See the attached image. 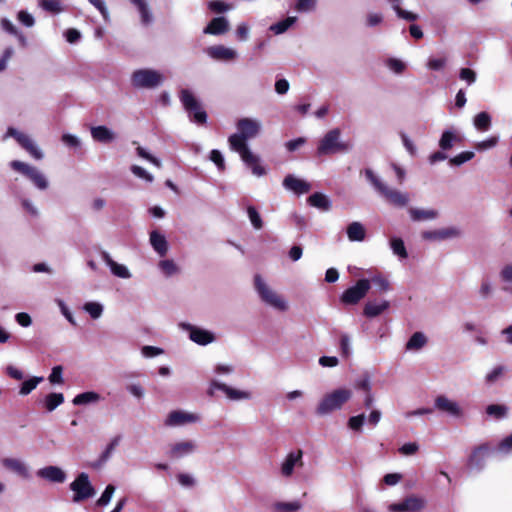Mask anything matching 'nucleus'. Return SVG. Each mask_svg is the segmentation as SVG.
<instances>
[{
    "instance_id": "bb28decb",
    "label": "nucleus",
    "mask_w": 512,
    "mask_h": 512,
    "mask_svg": "<svg viewBox=\"0 0 512 512\" xmlns=\"http://www.w3.org/2000/svg\"><path fill=\"white\" fill-rule=\"evenodd\" d=\"M1 463L6 469L14 472L15 474L23 478L29 477L28 467L22 460L17 458H3Z\"/></svg>"
},
{
    "instance_id": "37998d69",
    "label": "nucleus",
    "mask_w": 512,
    "mask_h": 512,
    "mask_svg": "<svg viewBox=\"0 0 512 512\" xmlns=\"http://www.w3.org/2000/svg\"><path fill=\"white\" fill-rule=\"evenodd\" d=\"M390 247L395 255H397L401 259H406L408 257L407 250L405 248L404 242L401 238L393 237L390 239Z\"/></svg>"
},
{
    "instance_id": "9d476101",
    "label": "nucleus",
    "mask_w": 512,
    "mask_h": 512,
    "mask_svg": "<svg viewBox=\"0 0 512 512\" xmlns=\"http://www.w3.org/2000/svg\"><path fill=\"white\" fill-rule=\"evenodd\" d=\"M7 137H13L18 144L36 160H41L43 158V152L29 135L22 133L13 127H9L6 134L3 136V140Z\"/></svg>"
},
{
    "instance_id": "0e129e2a",
    "label": "nucleus",
    "mask_w": 512,
    "mask_h": 512,
    "mask_svg": "<svg viewBox=\"0 0 512 512\" xmlns=\"http://www.w3.org/2000/svg\"><path fill=\"white\" fill-rule=\"evenodd\" d=\"M49 381L52 384H62L63 383L62 366H55L52 368L51 374L49 375Z\"/></svg>"
},
{
    "instance_id": "c03bdc74",
    "label": "nucleus",
    "mask_w": 512,
    "mask_h": 512,
    "mask_svg": "<svg viewBox=\"0 0 512 512\" xmlns=\"http://www.w3.org/2000/svg\"><path fill=\"white\" fill-rule=\"evenodd\" d=\"M296 20V17H287L286 19L271 25L270 30L277 35L282 34L286 32L296 22Z\"/></svg>"
},
{
    "instance_id": "7ed1b4c3",
    "label": "nucleus",
    "mask_w": 512,
    "mask_h": 512,
    "mask_svg": "<svg viewBox=\"0 0 512 512\" xmlns=\"http://www.w3.org/2000/svg\"><path fill=\"white\" fill-rule=\"evenodd\" d=\"M366 179L371 183L374 189L384 197L390 204L397 207H404L409 202V195L401 191L389 188L382 180L369 168L363 171Z\"/></svg>"
},
{
    "instance_id": "774afa93",
    "label": "nucleus",
    "mask_w": 512,
    "mask_h": 512,
    "mask_svg": "<svg viewBox=\"0 0 512 512\" xmlns=\"http://www.w3.org/2000/svg\"><path fill=\"white\" fill-rule=\"evenodd\" d=\"M208 7L210 10L217 12V13H223L230 9L229 5H227L225 2L220 0H213L208 3Z\"/></svg>"
},
{
    "instance_id": "6e6552de",
    "label": "nucleus",
    "mask_w": 512,
    "mask_h": 512,
    "mask_svg": "<svg viewBox=\"0 0 512 512\" xmlns=\"http://www.w3.org/2000/svg\"><path fill=\"white\" fill-rule=\"evenodd\" d=\"M163 80V75L153 69H139L131 76V83L135 88L153 89L161 85Z\"/></svg>"
},
{
    "instance_id": "ddd939ff",
    "label": "nucleus",
    "mask_w": 512,
    "mask_h": 512,
    "mask_svg": "<svg viewBox=\"0 0 512 512\" xmlns=\"http://www.w3.org/2000/svg\"><path fill=\"white\" fill-rule=\"evenodd\" d=\"M197 449L198 445L195 440H181L170 444L166 455L172 460H179L194 454Z\"/></svg>"
},
{
    "instance_id": "49530a36",
    "label": "nucleus",
    "mask_w": 512,
    "mask_h": 512,
    "mask_svg": "<svg viewBox=\"0 0 512 512\" xmlns=\"http://www.w3.org/2000/svg\"><path fill=\"white\" fill-rule=\"evenodd\" d=\"M38 4L43 10L54 14L63 10L60 0H38Z\"/></svg>"
},
{
    "instance_id": "423d86ee",
    "label": "nucleus",
    "mask_w": 512,
    "mask_h": 512,
    "mask_svg": "<svg viewBox=\"0 0 512 512\" xmlns=\"http://www.w3.org/2000/svg\"><path fill=\"white\" fill-rule=\"evenodd\" d=\"M352 396V392L348 389H337L327 394L317 407V414L323 416L338 410Z\"/></svg>"
},
{
    "instance_id": "6e6d98bb",
    "label": "nucleus",
    "mask_w": 512,
    "mask_h": 512,
    "mask_svg": "<svg viewBox=\"0 0 512 512\" xmlns=\"http://www.w3.org/2000/svg\"><path fill=\"white\" fill-rule=\"evenodd\" d=\"M209 159L217 166L219 171H224L225 170L224 157H223L222 153L219 150L213 149L210 152Z\"/></svg>"
},
{
    "instance_id": "2eb2a0df",
    "label": "nucleus",
    "mask_w": 512,
    "mask_h": 512,
    "mask_svg": "<svg viewBox=\"0 0 512 512\" xmlns=\"http://www.w3.org/2000/svg\"><path fill=\"white\" fill-rule=\"evenodd\" d=\"M491 452L489 444L484 443L475 447L467 460V466L474 471H482L485 467L486 458Z\"/></svg>"
},
{
    "instance_id": "8fccbe9b",
    "label": "nucleus",
    "mask_w": 512,
    "mask_h": 512,
    "mask_svg": "<svg viewBox=\"0 0 512 512\" xmlns=\"http://www.w3.org/2000/svg\"><path fill=\"white\" fill-rule=\"evenodd\" d=\"M496 452L502 455L512 454V433L498 443Z\"/></svg>"
},
{
    "instance_id": "1a4fd4ad",
    "label": "nucleus",
    "mask_w": 512,
    "mask_h": 512,
    "mask_svg": "<svg viewBox=\"0 0 512 512\" xmlns=\"http://www.w3.org/2000/svg\"><path fill=\"white\" fill-rule=\"evenodd\" d=\"M73 492V502L79 503L93 497L96 493L95 488L90 482L89 476L85 472H81L69 485Z\"/></svg>"
},
{
    "instance_id": "e433bc0d",
    "label": "nucleus",
    "mask_w": 512,
    "mask_h": 512,
    "mask_svg": "<svg viewBox=\"0 0 512 512\" xmlns=\"http://www.w3.org/2000/svg\"><path fill=\"white\" fill-rule=\"evenodd\" d=\"M132 4L136 6L138 9L140 16H141V22L144 25H148L152 22L153 16L150 12L148 3L146 0H131Z\"/></svg>"
},
{
    "instance_id": "cd10ccee",
    "label": "nucleus",
    "mask_w": 512,
    "mask_h": 512,
    "mask_svg": "<svg viewBox=\"0 0 512 512\" xmlns=\"http://www.w3.org/2000/svg\"><path fill=\"white\" fill-rule=\"evenodd\" d=\"M90 132L92 138L100 143H110L116 139L115 132L104 125L94 126Z\"/></svg>"
},
{
    "instance_id": "6ab92c4d",
    "label": "nucleus",
    "mask_w": 512,
    "mask_h": 512,
    "mask_svg": "<svg viewBox=\"0 0 512 512\" xmlns=\"http://www.w3.org/2000/svg\"><path fill=\"white\" fill-rule=\"evenodd\" d=\"M435 409L446 413L452 417L459 418L463 416V410L460 405L444 395H439L434 401Z\"/></svg>"
},
{
    "instance_id": "13d9d810",
    "label": "nucleus",
    "mask_w": 512,
    "mask_h": 512,
    "mask_svg": "<svg viewBox=\"0 0 512 512\" xmlns=\"http://www.w3.org/2000/svg\"><path fill=\"white\" fill-rule=\"evenodd\" d=\"M315 6L316 0H298L295 5V9L301 13L310 12L314 10Z\"/></svg>"
},
{
    "instance_id": "0eeeda50",
    "label": "nucleus",
    "mask_w": 512,
    "mask_h": 512,
    "mask_svg": "<svg viewBox=\"0 0 512 512\" xmlns=\"http://www.w3.org/2000/svg\"><path fill=\"white\" fill-rule=\"evenodd\" d=\"M10 167L29 179L37 189L46 190L48 188L49 181L47 177L37 167L19 160L11 161Z\"/></svg>"
},
{
    "instance_id": "4d7b16f0",
    "label": "nucleus",
    "mask_w": 512,
    "mask_h": 512,
    "mask_svg": "<svg viewBox=\"0 0 512 512\" xmlns=\"http://www.w3.org/2000/svg\"><path fill=\"white\" fill-rule=\"evenodd\" d=\"M365 415L359 414L357 416H352L348 420V427L354 431H361L362 426L364 424Z\"/></svg>"
},
{
    "instance_id": "393cba45",
    "label": "nucleus",
    "mask_w": 512,
    "mask_h": 512,
    "mask_svg": "<svg viewBox=\"0 0 512 512\" xmlns=\"http://www.w3.org/2000/svg\"><path fill=\"white\" fill-rule=\"evenodd\" d=\"M283 186L297 195L306 194L311 190V185L308 182L294 175H287L283 180Z\"/></svg>"
},
{
    "instance_id": "864d4df0",
    "label": "nucleus",
    "mask_w": 512,
    "mask_h": 512,
    "mask_svg": "<svg viewBox=\"0 0 512 512\" xmlns=\"http://www.w3.org/2000/svg\"><path fill=\"white\" fill-rule=\"evenodd\" d=\"M247 213L253 227L255 229H261L263 226V222L255 207L249 206L247 208Z\"/></svg>"
},
{
    "instance_id": "09e8293b",
    "label": "nucleus",
    "mask_w": 512,
    "mask_h": 512,
    "mask_svg": "<svg viewBox=\"0 0 512 512\" xmlns=\"http://www.w3.org/2000/svg\"><path fill=\"white\" fill-rule=\"evenodd\" d=\"M83 309L93 318L98 319L103 313V305L98 302H87Z\"/></svg>"
},
{
    "instance_id": "412c9836",
    "label": "nucleus",
    "mask_w": 512,
    "mask_h": 512,
    "mask_svg": "<svg viewBox=\"0 0 512 512\" xmlns=\"http://www.w3.org/2000/svg\"><path fill=\"white\" fill-rule=\"evenodd\" d=\"M236 126L239 131L238 133L247 140L256 137L261 129V123L252 118H242L237 122Z\"/></svg>"
},
{
    "instance_id": "c85d7f7f",
    "label": "nucleus",
    "mask_w": 512,
    "mask_h": 512,
    "mask_svg": "<svg viewBox=\"0 0 512 512\" xmlns=\"http://www.w3.org/2000/svg\"><path fill=\"white\" fill-rule=\"evenodd\" d=\"M229 22L225 17L213 18L210 23L204 28L205 34L221 35L227 32Z\"/></svg>"
},
{
    "instance_id": "473e14b6",
    "label": "nucleus",
    "mask_w": 512,
    "mask_h": 512,
    "mask_svg": "<svg viewBox=\"0 0 512 512\" xmlns=\"http://www.w3.org/2000/svg\"><path fill=\"white\" fill-rule=\"evenodd\" d=\"M427 342V337L423 332H415L407 341L405 348L407 351H419L427 344Z\"/></svg>"
},
{
    "instance_id": "9b49d317",
    "label": "nucleus",
    "mask_w": 512,
    "mask_h": 512,
    "mask_svg": "<svg viewBox=\"0 0 512 512\" xmlns=\"http://www.w3.org/2000/svg\"><path fill=\"white\" fill-rule=\"evenodd\" d=\"M7 137H13L18 144L36 160H41L43 158V152L29 135L22 133L13 127H9L6 134L3 136V140Z\"/></svg>"
},
{
    "instance_id": "de8ad7c7",
    "label": "nucleus",
    "mask_w": 512,
    "mask_h": 512,
    "mask_svg": "<svg viewBox=\"0 0 512 512\" xmlns=\"http://www.w3.org/2000/svg\"><path fill=\"white\" fill-rule=\"evenodd\" d=\"M43 381V377H37V376H34L28 380H25L21 387H20V391L19 393L21 395H28L29 393H31L39 383H41Z\"/></svg>"
},
{
    "instance_id": "4be33fe9",
    "label": "nucleus",
    "mask_w": 512,
    "mask_h": 512,
    "mask_svg": "<svg viewBox=\"0 0 512 512\" xmlns=\"http://www.w3.org/2000/svg\"><path fill=\"white\" fill-rule=\"evenodd\" d=\"M211 388L223 391L227 398L233 401L249 400L252 398L251 392L235 389L216 380L211 381Z\"/></svg>"
},
{
    "instance_id": "72a5a7b5",
    "label": "nucleus",
    "mask_w": 512,
    "mask_h": 512,
    "mask_svg": "<svg viewBox=\"0 0 512 512\" xmlns=\"http://www.w3.org/2000/svg\"><path fill=\"white\" fill-rule=\"evenodd\" d=\"M365 228L360 222H352L347 227V237L350 241L361 242L365 239Z\"/></svg>"
},
{
    "instance_id": "69168bd1",
    "label": "nucleus",
    "mask_w": 512,
    "mask_h": 512,
    "mask_svg": "<svg viewBox=\"0 0 512 512\" xmlns=\"http://www.w3.org/2000/svg\"><path fill=\"white\" fill-rule=\"evenodd\" d=\"M178 483L183 487H193L196 484L194 477L187 473H179L177 475Z\"/></svg>"
},
{
    "instance_id": "f3484780",
    "label": "nucleus",
    "mask_w": 512,
    "mask_h": 512,
    "mask_svg": "<svg viewBox=\"0 0 512 512\" xmlns=\"http://www.w3.org/2000/svg\"><path fill=\"white\" fill-rule=\"evenodd\" d=\"M425 500L421 497L410 496L398 503H392L388 509L390 512H420L425 507Z\"/></svg>"
},
{
    "instance_id": "7c9ffc66",
    "label": "nucleus",
    "mask_w": 512,
    "mask_h": 512,
    "mask_svg": "<svg viewBox=\"0 0 512 512\" xmlns=\"http://www.w3.org/2000/svg\"><path fill=\"white\" fill-rule=\"evenodd\" d=\"M408 212L411 220L415 222L434 220L438 217V211L434 209L410 208Z\"/></svg>"
},
{
    "instance_id": "39448f33",
    "label": "nucleus",
    "mask_w": 512,
    "mask_h": 512,
    "mask_svg": "<svg viewBox=\"0 0 512 512\" xmlns=\"http://www.w3.org/2000/svg\"><path fill=\"white\" fill-rule=\"evenodd\" d=\"M179 98L191 121L198 125L207 122V113L190 90L182 89Z\"/></svg>"
},
{
    "instance_id": "a211bd4d",
    "label": "nucleus",
    "mask_w": 512,
    "mask_h": 512,
    "mask_svg": "<svg viewBox=\"0 0 512 512\" xmlns=\"http://www.w3.org/2000/svg\"><path fill=\"white\" fill-rule=\"evenodd\" d=\"M199 420L200 417L197 414L182 410H174L168 414L164 424L167 427H179L189 423H196Z\"/></svg>"
},
{
    "instance_id": "4c0bfd02",
    "label": "nucleus",
    "mask_w": 512,
    "mask_h": 512,
    "mask_svg": "<svg viewBox=\"0 0 512 512\" xmlns=\"http://www.w3.org/2000/svg\"><path fill=\"white\" fill-rule=\"evenodd\" d=\"M302 508L300 501L295 500L291 502L278 501L272 504L273 512H297Z\"/></svg>"
},
{
    "instance_id": "5fc2aeb1",
    "label": "nucleus",
    "mask_w": 512,
    "mask_h": 512,
    "mask_svg": "<svg viewBox=\"0 0 512 512\" xmlns=\"http://www.w3.org/2000/svg\"><path fill=\"white\" fill-rule=\"evenodd\" d=\"M131 172L138 178H141L145 180L148 183H152L154 180V177L152 174H150L148 171H146L144 168L138 166V165H132L131 166Z\"/></svg>"
},
{
    "instance_id": "f8f14e48",
    "label": "nucleus",
    "mask_w": 512,
    "mask_h": 512,
    "mask_svg": "<svg viewBox=\"0 0 512 512\" xmlns=\"http://www.w3.org/2000/svg\"><path fill=\"white\" fill-rule=\"evenodd\" d=\"M370 289V281L368 279H360L356 285L345 290L341 296V301L347 305L357 304L364 298Z\"/></svg>"
},
{
    "instance_id": "338daca9",
    "label": "nucleus",
    "mask_w": 512,
    "mask_h": 512,
    "mask_svg": "<svg viewBox=\"0 0 512 512\" xmlns=\"http://www.w3.org/2000/svg\"><path fill=\"white\" fill-rule=\"evenodd\" d=\"M461 80L466 81L468 85L473 84L476 81V73L469 68H462L459 73Z\"/></svg>"
},
{
    "instance_id": "a19ab883",
    "label": "nucleus",
    "mask_w": 512,
    "mask_h": 512,
    "mask_svg": "<svg viewBox=\"0 0 512 512\" xmlns=\"http://www.w3.org/2000/svg\"><path fill=\"white\" fill-rule=\"evenodd\" d=\"M474 127L479 131H487L491 127V116L487 112H480L473 119Z\"/></svg>"
},
{
    "instance_id": "680f3d73",
    "label": "nucleus",
    "mask_w": 512,
    "mask_h": 512,
    "mask_svg": "<svg viewBox=\"0 0 512 512\" xmlns=\"http://www.w3.org/2000/svg\"><path fill=\"white\" fill-rule=\"evenodd\" d=\"M136 153L139 157L151 162L152 164H154L155 166L157 167H161V162L159 159H157L156 157L152 156L150 153H148L146 151L145 148L141 147V146H138L136 148Z\"/></svg>"
},
{
    "instance_id": "052dcab7",
    "label": "nucleus",
    "mask_w": 512,
    "mask_h": 512,
    "mask_svg": "<svg viewBox=\"0 0 512 512\" xmlns=\"http://www.w3.org/2000/svg\"><path fill=\"white\" fill-rule=\"evenodd\" d=\"M387 67L396 74H401L405 70V64L396 58H389L386 62Z\"/></svg>"
},
{
    "instance_id": "20e7f679",
    "label": "nucleus",
    "mask_w": 512,
    "mask_h": 512,
    "mask_svg": "<svg viewBox=\"0 0 512 512\" xmlns=\"http://www.w3.org/2000/svg\"><path fill=\"white\" fill-rule=\"evenodd\" d=\"M254 286L259 298L266 305L281 312L288 310L286 299L271 288L260 275L254 277Z\"/></svg>"
},
{
    "instance_id": "79ce46f5",
    "label": "nucleus",
    "mask_w": 512,
    "mask_h": 512,
    "mask_svg": "<svg viewBox=\"0 0 512 512\" xmlns=\"http://www.w3.org/2000/svg\"><path fill=\"white\" fill-rule=\"evenodd\" d=\"M64 402V396L62 393H50L45 398V407L47 411L52 412L55 410L59 405H61Z\"/></svg>"
},
{
    "instance_id": "5701e85b",
    "label": "nucleus",
    "mask_w": 512,
    "mask_h": 512,
    "mask_svg": "<svg viewBox=\"0 0 512 512\" xmlns=\"http://www.w3.org/2000/svg\"><path fill=\"white\" fill-rule=\"evenodd\" d=\"M207 55L218 61H232L238 57L236 50L223 45H214L206 49Z\"/></svg>"
},
{
    "instance_id": "f257e3e1",
    "label": "nucleus",
    "mask_w": 512,
    "mask_h": 512,
    "mask_svg": "<svg viewBox=\"0 0 512 512\" xmlns=\"http://www.w3.org/2000/svg\"><path fill=\"white\" fill-rule=\"evenodd\" d=\"M246 141L247 139L239 133H234L228 138L231 150L240 155L242 161L251 169L252 173L258 177L264 176L266 174L265 167L261 165L259 156L250 150Z\"/></svg>"
},
{
    "instance_id": "c756f323",
    "label": "nucleus",
    "mask_w": 512,
    "mask_h": 512,
    "mask_svg": "<svg viewBox=\"0 0 512 512\" xmlns=\"http://www.w3.org/2000/svg\"><path fill=\"white\" fill-rule=\"evenodd\" d=\"M389 305L390 303L387 300L369 301L366 303L363 313L369 318L376 317L387 310Z\"/></svg>"
},
{
    "instance_id": "58836bf2",
    "label": "nucleus",
    "mask_w": 512,
    "mask_h": 512,
    "mask_svg": "<svg viewBox=\"0 0 512 512\" xmlns=\"http://www.w3.org/2000/svg\"><path fill=\"white\" fill-rule=\"evenodd\" d=\"M100 400V395L93 391L83 392L76 395L73 399L74 405H86L96 403Z\"/></svg>"
},
{
    "instance_id": "4468645a",
    "label": "nucleus",
    "mask_w": 512,
    "mask_h": 512,
    "mask_svg": "<svg viewBox=\"0 0 512 512\" xmlns=\"http://www.w3.org/2000/svg\"><path fill=\"white\" fill-rule=\"evenodd\" d=\"M303 465V451L301 449L291 451L281 462L280 474L284 478H290L293 475L295 468H300Z\"/></svg>"
},
{
    "instance_id": "a18cd8bd",
    "label": "nucleus",
    "mask_w": 512,
    "mask_h": 512,
    "mask_svg": "<svg viewBox=\"0 0 512 512\" xmlns=\"http://www.w3.org/2000/svg\"><path fill=\"white\" fill-rule=\"evenodd\" d=\"M159 269L166 277L173 276L179 272V268L173 260H161L158 264Z\"/></svg>"
},
{
    "instance_id": "2f4dec72",
    "label": "nucleus",
    "mask_w": 512,
    "mask_h": 512,
    "mask_svg": "<svg viewBox=\"0 0 512 512\" xmlns=\"http://www.w3.org/2000/svg\"><path fill=\"white\" fill-rule=\"evenodd\" d=\"M150 243L153 249L160 255H166L168 251V243L164 235L158 231H152L150 233Z\"/></svg>"
},
{
    "instance_id": "c9c22d12",
    "label": "nucleus",
    "mask_w": 512,
    "mask_h": 512,
    "mask_svg": "<svg viewBox=\"0 0 512 512\" xmlns=\"http://www.w3.org/2000/svg\"><path fill=\"white\" fill-rule=\"evenodd\" d=\"M460 142V137L453 130H445L439 140V146L442 150H449L454 143Z\"/></svg>"
},
{
    "instance_id": "bf43d9fd",
    "label": "nucleus",
    "mask_w": 512,
    "mask_h": 512,
    "mask_svg": "<svg viewBox=\"0 0 512 512\" xmlns=\"http://www.w3.org/2000/svg\"><path fill=\"white\" fill-rule=\"evenodd\" d=\"M499 141L498 136H492L484 141L478 142L475 147L478 151H485L491 149L497 145Z\"/></svg>"
},
{
    "instance_id": "aec40b11",
    "label": "nucleus",
    "mask_w": 512,
    "mask_h": 512,
    "mask_svg": "<svg viewBox=\"0 0 512 512\" xmlns=\"http://www.w3.org/2000/svg\"><path fill=\"white\" fill-rule=\"evenodd\" d=\"M461 235V230L457 227H447L438 230L423 231L421 237L428 241H443L446 239L457 238Z\"/></svg>"
},
{
    "instance_id": "3c124183",
    "label": "nucleus",
    "mask_w": 512,
    "mask_h": 512,
    "mask_svg": "<svg viewBox=\"0 0 512 512\" xmlns=\"http://www.w3.org/2000/svg\"><path fill=\"white\" fill-rule=\"evenodd\" d=\"M115 486L112 484H109L106 486L104 492L100 496V498L97 500L96 505L104 507L109 504L111 501V498L115 492Z\"/></svg>"
},
{
    "instance_id": "b1692460",
    "label": "nucleus",
    "mask_w": 512,
    "mask_h": 512,
    "mask_svg": "<svg viewBox=\"0 0 512 512\" xmlns=\"http://www.w3.org/2000/svg\"><path fill=\"white\" fill-rule=\"evenodd\" d=\"M37 476L51 483H63L66 481V473L58 466H46L37 471Z\"/></svg>"
},
{
    "instance_id": "dca6fc26",
    "label": "nucleus",
    "mask_w": 512,
    "mask_h": 512,
    "mask_svg": "<svg viewBox=\"0 0 512 512\" xmlns=\"http://www.w3.org/2000/svg\"><path fill=\"white\" fill-rule=\"evenodd\" d=\"M180 327L189 332V338L191 341L198 345H208L215 341V336L212 332L196 327L189 323H181Z\"/></svg>"
},
{
    "instance_id": "f704fd0d",
    "label": "nucleus",
    "mask_w": 512,
    "mask_h": 512,
    "mask_svg": "<svg viewBox=\"0 0 512 512\" xmlns=\"http://www.w3.org/2000/svg\"><path fill=\"white\" fill-rule=\"evenodd\" d=\"M307 201L311 206L321 209L323 211H328L331 208V201L329 200V198L326 195L319 192L310 195Z\"/></svg>"
},
{
    "instance_id": "603ef678",
    "label": "nucleus",
    "mask_w": 512,
    "mask_h": 512,
    "mask_svg": "<svg viewBox=\"0 0 512 512\" xmlns=\"http://www.w3.org/2000/svg\"><path fill=\"white\" fill-rule=\"evenodd\" d=\"M475 156L472 151H464L449 160L451 165L460 166Z\"/></svg>"
},
{
    "instance_id": "ea45409f",
    "label": "nucleus",
    "mask_w": 512,
    "mask_h": 512,
    "mask_svg": "<svg viewBox=\"0 0 512 512\" xmlns=\"http://www.w3.org/2000/svg\"><path fill=\"white\" fill-rule=\"evenodd\" d=\"M486 414L496 420L504 419L508 415V407L502 404H491L486 407Z\"/></svg>"
},
{
    "instance_id": "e2e57ef3",
    "label": "nucleus",
    "mask_w": 512,
    "mask_h": 512,
    "mask_svg": "<svg viewBox=\"0 0 512 512\" xmlns=\"http://www.w3.org/2000/svg\"><path fill=\"white\" fill-rule=\"evenodd\" d=\"M419 450V445L416 443V442H408V443H405L403 444L400 448H399V452L402 454V455H405V456H411V455H414L417 453V451Z\"/></svg>"
},
{
    "instance_id": "a878e982",
    "label": "nucleus",
    "mask_w": 512,
    "mask_h": 512,
    "mask_svg": "<svg viewBox=\"0 0 512 512\" xmlns=\"http://www.w3.org/2000/svg\"><path fill=\"white\" fill-rule=\"evenodd\" d=\"M102 260L106 263V265L110 268L113 275L123 278V279H129L131 277V273L128 270V268L123 265L115 262L108 252L103 251L101 253Z\"/></svg>"
},
{
    "instance_id": "f03ea898",
    "label": "nucleus",
    "mask_w": 512,
    "mask_h": 512,
    "mask_svg": "<svg viewBox=\"0 0 512 512\" xmlns=\"http://www.w3.org/2000/svg\"><path fill=\"white\" fill-rule=\"evenodd\" d=\"M353 145L350 141L341 139V131L339 128L329 130L319 141L317 146L318 156H329L338 153H348L352 150Z\"/></svg>"
}]
</instances>
